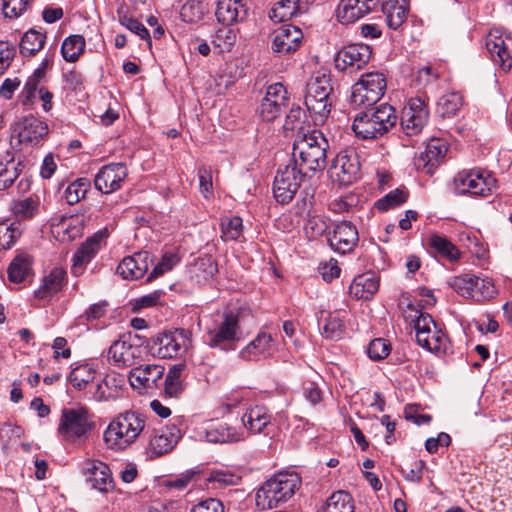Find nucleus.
I'll return each instance as SVG.
<instances>
[{
  "instance_id": "1",
  "label": "nucleus",
  "mask_w": 512,
  "mask_h": 512,
  "mask_svg": "<svg viewBox=\"0 0 512 512\" xmlns=\"http://www.w3.org/2000/svg\"><path fill=\"white\" fill-rule=\"evenodd\" d=\"M328 148L329 142L323 133L312 131L294 142L290 161L296 162L297 167L309 176V173L314 174L326 168Z\"/></svg>"
},
{
  "instance_id": "2",
  "label": "nucleus",
  "mask_w": 512,
  "mask_h": 512,
  "mask_svg": "<svg viewBox=\"0 0 512 512\" xmlns=\"http://www.w3.org/2000/svg\"><path fill=\"white\" fill-rule=\"evenodd\" d=\"M144 414L127 410L112 419L104 431V442L109 448L123 450L131 446L144 430Z\"/></svg>"
},
{
  "instance_id": "3",
  "label": "nucleus",
  "mask_w": 512,
  "mask_h": 512,
  "mask_svg": "<svg viewBox=\"0 0 512 512\" xmlns=\"http://www.w3.org/2000/svg\"><path fill=\"white\" fill-rule=\"evenodd\" d=\"M396 122V110L389 104H382L358 113L354 117L352 129L358 138L377 139L393 128Z\"/></svg>"
},
{
  "instance_id": "4",
  "label": "nucleus",
  "mask_w": 512,
  "mask_h": 512,
  "mask_svg": "<svg viewBox=\"0 0 512 512\" xmlns=\"http://www.w3.org/2000/svg\"><path fill=\"white\" fill-rule=\"evenodd\" d=\"M300 486V478L294 473H279L274 475L257 490L256 506L260 510L278 507L289 500Z\"/></svg>"
},
{
  "instance_id": "5",
  "label": "nucleus",
  "mask_w": 512,
  "mask_h": 512,
  "mask_svg": "<svg viewBox=\"0 0 512 512\" xmlns=\"http://www.w3.org/2000/svg\"><path fill=\"white\" fill-rule=\"evenodd\" d=\"M93 416L86 407L64 408L61 411L58 435L66 442H82L94 429Z\"/></svg>"
},
{
  "instance_id": "6",
  "label": "nucleus",
  "mask_w": 512,
  "mask_h": 512,
  "mask_svg": "<svg viewBox=\"0 0 512 512\" xmlns=\"http://www.w3.org/2000/svg\"><path fill=\"white\" fill-rule=\"evenodd\" d=\"M332 90L330 76L326 74L312 78L307 84L305 105L316 124L323 123L330 113Z\"/></svg>"
},
{
  "instance_id": "7",
  "label": "nucleus",
  "mask_w": 512,
  "mask_h": 512,
  "mask_svg": "<svg viewBox=\"0 0 512 512\" xmlns=\"http://www.w3.org/2000/svg\"><path fill=\"white\" fill-rule=\"evenodd\" d=\"M414 313L409 317L414 323L417 343L431 352H440L445 350L447 337L431 315L424 313L409 306Z\"/></svg>"
},
{
  "instance_id": "8",
  "label": "nucleus",
  "mask_w": 512,
  "mask_h": 512,
  "mask_svg": "<svg viewBox=\"0 0 512 512\" xmlns=\"http://www.w3.org/2000/svg\"><path fill=\"white\" fill-rule=\"evenodd\" d=\"M385 89L386 79L382 73H366L352 86L350 102L356 108H368L381 99Z\"/></svg>"
},
{
  "instance_id": "9",
  "label": "nucleus",
  "mask_w": 512,
  "mask_h": 512,
  "mask_svg": "<svg viewBox=\"0 0 512 512\" xmlns=\"http://www.w3.org/2000/svg\"><path fill=\"white\" fill-rule=\"evenodd\" d=\"M307 175L302 172L296 162L280 167L273 182V195L280 204H288L295 197L301 183Z\"/></svg>"
},
{
  "instance_id": "10",
  "label": "nucleus",
  "mask_w": 512,
  "mask_h": 512,
  "mask_svg": "<svg viewBox=\"0 0 512 512\" xmlns=\"http://www.w3.org/2000/svg\"><path fill=\"white\" fill-rule=\"evenodd\" d=\"M239 316L232 311L223 314V320L208 331L207 343L212 348L234 349V343L241 339Z\"/></svg>"
},
{
  "instance_id": "11",
  "label": "nucleus",
  "mask_w": 512,
  "mask_h": 512,
  "mask_svg": "<svg viewBox=\"0 0 512 512\" xmlns=\"http://www.w3.org/2000/svg\"><path fill=\"white\" fill-rule=\"evenodd\" d=\"M182 424V417H175L170 424L155 429L147 446L148 455L154 458L170 452L181 438Z\"/></svg>"
},
{
  "instance_id": "12",
  "label": "nucleus",
  "mask_w": 512,
  "mask_h": 512,
  "mask_svg": "<svg viewBox=\"0 0 512 512\" xmlns=\"http://www.w3.org/2000/svg\"><path fill=\"white\" fill-rule=\"evenodd\" d=\"M360 162L354 150L340 151L333 159L329 168L332 181L348 186L359 177Z\"/></svg>"
},
{
  "instance_id": "13",
  "label": "nucleus",
  "mask_w": 512,
  "mask_h": 512,
  "mask_svg": "<svg viewBox=\"0 0 512 512\" xmlns=\"http://www.w3.org/2000/svg\"><path fill=\"white\" fill-rule=\"evenodd\" d=\"M496 180L486 172L479 170L462 171L454 179L459 194L486 196L495 187Z\"/></svg>"
},
{
  "instance_id": "14",
  "label": "nucleus",
  "mask_w": 512,
  "mask_h": 512,
  "mask_svg": "<svg viewBox=\"0 0 512 512\" xmlns=\"http://www.w3.org/2000/svg\"><path fill=\"white\" fill-rule=\"evenodd\" d=\"M141 358V348L133 342L131 334L113 341L107 351V360L118 368L131 367Z\"/></svg>"
},
{
  "instance_id": "15",
  "label": "nucleus",
  "mask_w": 512,
  "mask_h": 512,
  "mask_svg": "<svg viewBox=\"0 0 512 512\" xmlns=\"http://www.w3.org/2000/svg\"><path fill=\"white\" fill-rule=\"evenodd\" d=\"M372 50L368 45L351 44L343 47L335 56V67L339 71L355 72L362 69L371 59Z\"/></svg>"
},
{
  "instance_id": "16",
  "label": "nucleus",
  "mask_w": 512,
  "mask_h": 512,
  "mask_svg": "<svg viewBox=\"0 0 512 512\" xmlns=\"http://www.w3.org/2000/svg\"><path fill=\"white\" fill-rule=\"evenodd\" d=\"M287 102V91L283 84L269 85L259 108L260 117L267 122L275 120L284 111Z\"/></svg>"
},
{
  "instance_id": "17",
  "label": "nucleus",
  "mask_w": 512,
  "mask_h": 512,
  "mask_svg": "<svg viewBox=\"0 0 512 512\" xmlns=\"http://www.w3.org/2000/svg\"><path fill=\"white\" fill-rule=\"evenodd\" d=\"M106 238L107 230H100L80 245L72 258L73 275L79 276L83 273L86 265L97 255Z\"/></svg>"
},
{
  "instance_id": "18",
  "label": "nucleus",
  "mask_w": 512,
  "mask_h": 512,
  "mask_svg": "<svg viewBox=\"0 0 512 512\" xmlns=\"http://www.w3.org/2000/svg\"><path fill=\"white\" fill-rule=\"evenodd\" d=\"M448 151L447 143L439 138L431 139L424 151L414 158L415 168L424 174L433 175L434 171Z\"/></svg>"
},
{
  "instance_id": "19",
  "label": "nucleus",
  "mask_w": 512,
  "mask_h": 512,
  "mask_svg": "<svg viewBox=\"0 0 512 512\" xmlns=\"http://www.w3.org/2000/svg\"><path fill=\"white\" fill-rule=\"evenodd\" d=\"M127 175V167L123 163H110L98 171L94 186L100 192L109 194L121 188Z\"/></svg>"
},
{
  "instance_id": "20",
  "label": "nucleus",
  "mask_w": 512,
  "mask_h": 512,
  "mask_svg": "<svg viewBox=\"0 0 512 512\" xmlns=\"http://www.w3.org/2000/svg\"><path fill=\"white\" fill-rule=\"evenodd\" d=\"M302 39L303 33L297 26L285 24L273 32L271 49L275 54H290L299 48Z\"/></svg>"
},
{
  "instance_id": "21",
  "label": "nucleus",
  "mask_w": 512,
  "mask_h": 512,
  "mask_svg": "<svg viewBox=\"0 0 512 512\" xmlns=\"http://www.w3.org/2000/svg\"><path fill=\"white\" fill-rule=\"evenodd\" d=\"M185 330L165 332L153 338L150 349L160 358H174L183 351Z\"/></svg>"
},
{
  "instance_id": "22",
  "label": "nucleus",
  "mask_w": 512,
  "mask_h": 512,
  "mask_svg": "<svg viewBox=\"0 0 512 512\" xmlns=\"http://www.w3.org/2000/svg\"><path fill=\"white\" fill-rule=\"evenodd\" d=\"M152 262L151 254L148 251H139L124 257L117 266L116 272L123 279L137 280L146 274Z\"/></svg>"
},
{
  "instance_id": "23",
  "label": "nucleus",
  "mask_w": 512,
  "mask_h": 512,
  "mask_svg": "<svg viewBox=\"0 0 512 512\" xmlns=\"http://www.w3.org/2000/svg\"><path fill=\"white\" fill-rule=\"evenodd\" d=\"M82 471L92 488L100 492H108L113 488L110 469L104 462L86 460L83 462Z\"/></svg>"
},
{
  "instance_id": "24",
  "label": "nucleus",
  "mask_w": 512,
  "mask_h": 512,
  "mask_svg": "<svg viewBox=\"0 0 512 512\" xmlns=\"http://www.w3.org/2000/svg\"><path fill=\"white\" fill-rule=\"evenodd\" d=\"M358 240V231L349 221H342L338 223L328 237L331 248L341 254L351 252L356 246Z\"/></svg>"
},
{
  "instance_id": "25",
  "label": "nucleus",
  "mask_w": 512,
  "mask_h": 512,
  "mask_svg": "<svg viewBox=\"0 0 512 512\" xmlns=\"http://www.w3.org/2000/svg\"><path fill=\"white\" fill-rule=\"evenodd\" d=\"M380 0H341L337 8V17L343 24L354 23L374 11Z\"/></svg>"
},
{
  "instance_id": "26",
  "label": "nucleus",
  "mask_w": 512,
  "mask_h": 512,
  "mask_svg": "<svg viewBox=\"0 0 512 512\" xmlns=\"http://www.w3.org/2000/svg\"><path fill=\"white\" fill-rule=\"evenodd\" d=\"M487 49L493 57V60L501 67L503 71H509L512 68V38L509 36H492L490 34L486 42Z\"/></svg>"
},
{
  "instance_id": "27",
  "label": "nucleus",
  "mask_w": 512,
  "mask_h": 512,
  "mask_svg": "<svg viewBox=\"0 0 512 512\" xmlns=\"http://www.w3.org/2000/svg\"><path fill=\"white\" fill-rule=\"evenodd\" d=\"M17 127L22 143L37 144L48 134V125L33 115L23 117Z\"/></svg>"
},
{
  "instance_id": "28",
  "label": "nucleus",
  "mask_w": 512,
  "mask_h": 512,
  "mask_svg": "<svg viewBox=\"0 0 512 512\" xmlns=\"http://www.w3.org/2000/svg\"><path fill=\"white\" fill-rule=\"evenodd\" d=\"M247 12L244 0H218L215 15L218 22L230 26L244 20Z\"/></svg>"
},
{
  "instance_id": "29",
  "label": "nucleus",
  "mask_w": 512,
  "mask_h": 512,
  "mask_svg": "<svg viewBox=\"0 0 512 512\" xmlns=\"http://www.w3.org/2000/svg\"><path fill=\"white\" fill-rule=\"evenodd\" d=\"M164 371V367L158 364L139 365L130 371L129 379L132 385L152 389L158 387Z\"/></svg>"
},
{
  "instance_id": "30",
  "label": "nucleus",
  "mask_w": 512,
  "mask_h": 512,
  "mask_svg": "<svg viewBox=\"0 0 512 512\" xmlns=\"http://www.w3.org/2000/svg\"><path fill=\"white\" fill-rule=\"evenodd\" d=\"M272 421V414L263 405L250 407L242 416L243 426L253 434L264 432Z\"/></svg>"
},
{
  "instance_id": "31",
  "label": "nucleus",
  "mask_w": 512,
  "mask_h": 512,
  "mask_svg": "<svg viewBox=\"0 0 512 512\" xmlns=\"http://www.w3.org/2000/svg\"><path fill=\"white\" fill-rule=\"evenodd\" d=\"M123 386L124 378L122 375L116 373L107 374L104 379L96 385L93 399L98 402L114 400L119 397Z\"/></svg>"
},
{
  "instance_id": "32",
  "label": "nucleus",
  "mask_w": 512,
  "mask_h": 512,
  "mask_svg": "<svg viewBox=\"0 0 512 512\" xmlns=\"http://www.w3.org/2000/svg\"><path fill=\"white\" fill-rule=\"evenodd\" d=\"M206 439L211 443H231L242 439L241 432L226 422L210 423L205 431Z\"/></svg>"
},
{
  "instance_id": "33",
  "label": "nucleus",
  "mask_w": 512,
  "mask_h": 512,
  "mask_svg": "<svg viewBox=\"0 0 512 512\" xmlns=\"http://www.w3.org/2000/svg\"><path fill=\"white\" fill-rule=\"evenodd\" d=\"M408 6V0L381 1V10L386 17L389 28L397 30L404 24L407 18Z\"/></svg>"
},
{
  "instance_id": "34",
  "label": "nucleus",
  "mask_w": 512,
  "mask_h": 512,
  "mask_svg": "<svg viewBox=\"0 0 512 512\" xmlns=\"http://www.w3.org/2000/svg\"><path fill=\"white\" fill-rule=\"evenodd\" d=\"M308 9V0H280L270 10L269 17L275 22H283Z\"/></svg>"
},
{
  "instance_id": "35",
  "label": "nucleus",
  "mask_w": 512,
  "mask_h": 512,
  "mask_svg": "<svg viewBox=\"0 0 512 512\" xmlns=\"http://www.w3.org/2000/svg\"><path fill=\"white\" fill-rule=\"evenodd\" d=\"M23 170V163L16 161L13 155L6 152L0 155V191L10 188L17 180Z\"/></svg>"
},
{
  "instance_id": "36",
  "label": "nucleus",
  "mask_w": 512,
  "mask_h": 512,
  "mask_svg": "<svg viewBox=\"0 0 512 512\" xmlns=\"http://www.w3.org/2000/svg\"><path fill=\"white\" fill-rule=\"evenodd\" d=\"M428 246L431 251L450 262H456L460 258L459 249L446 237L433 234L428 238Z\"/></svg>"
},
{
  "instance_id": "37",
  "label": "nucleus",
  "mask_w": 512,
  "mask_h": 512,
  "mask_svg": "<svg viewBox=\"0 0 512 512\" xmlns=\"http://www.w3.org/2000/svg\"><path fill=\"white\" fill-rule=\"evenodd\" d=\"M66 278V272L62 268H54L51 270L49 275L43 279L42 286L35 291V296L39 299H44L48 296L59 292Z\"/></svg>"
},
{
  "instance_id": "38",
  "label": "nucleus",
  "mask_w": 512,
  "mask_h": 512,
  "mask_svg": "<svg viewBox=\"0 0 512 512\" xmlns=\"http://www.w3.org/2000/svg\"><path fill=\"white\" fill-rule=\"evenodd\" d=\"M217 263L210 256L198 258L190 268V277L198 284H202L213 278L217 273Z\"/></svg>"
},
{
  "instance_id": "39",
  "label": "nucleus",
  "mask_w": 512,
  "mask_h": 512,
  "mask_svg": "<svg viewBox=\"0 0 512 512\" xmlns=\"http://www.w3.org/2000/svg\"><path fill=\"white\" fill-rule=\"evenodd\" d=\"M46 42V34L35 29H30L21 38L19 50L22 56H34Z\"/></svg>"
},
{
  "instance_id": "40",
  "label": "nucleus",
  "mask_w": 512,
  "mask_h": 512,
  "mask_svg": "<svg viewBox=\"0 0 512 512\" xmlns=\"http://www.w3.org/2000/svg\"><path fill=\"white\" fill-rule=\"evenodd\" d=\"M46 73L41 70H34L33 74L27 79L20 98L23 105L31 104L40 90L45 89Z\"/></svg>"
},
{
  "instance_id": "41",
  "label": "nucleus",
  "mask_w": 512,
  "mask_h": 512,
  "mask_svg": "<svg viewBox=\"0 0 512 512\" xmlns=\"http://www.w3.org/2000/svg\"><path fill=\"white\" fill-rule=\"evenodd\" d=\"M323 512H354L352 496L346 491H336L326 500Z\"/></svg>"
},
{
  "instance_id": "42",
  "label": "nucleus",
  "mask_w": 512,
  "mask_h": 512,
  "mask_svg": "<svg viewBox=\"0 0 512 512\" xmlns=\"http://www.w3.org/2000/svg\"><path fill=\"white\" fill-rule=\"evenodd\" d=\"M86 46L82 35H70L64 39L61 45V54L67 62H76L84 52Z\"/></svg>"
},
{
  "instance_id": "43",
  "label": "nucleus",
  "mask_w": 512,
  "mask_h": 512,
  "mask_svg": "<svg viewBox=\"0 0 512 512\" xmlns=\"http://www.w3.org/2000/svg\"><path fill=\"white\" fill-rule=\"evenodd\" d=\"M272 336L264 331L258 333L241 352L240 357L245 360H252L253 357L264 354L270 350Z\"/></svg>"
},
{
  "instance_id": "44",
  "label": "nucleus",
  "mask_w": 512,
  "mask_h": 512,
  "mask_svg": "<svg viewBox=\"0 0 512 512\" xmlns=\"http://www.w3.org/2000/svg\"><path fill=\"white\" fill-rule=\"evenodd\" d=\"M428 120V110H420L413 114L411 109H403L401 125L407 135H414L421 131Z\"/></svg>"
},
{
  "instance_id": "45",
  "label": "nucleus",
  "mask_w": 512,
  "mask_h": 512,
  "mask_svg": "<svg viewBox=\"0 0 512 512\" xmlns=\"http://www.w3.org/2000/svg\"><path fill=\"white\" fill-rule=\"evenodd\" d=\"M31 271V259L28 255L20 254L10 263L7 273L13 283H21Z\"/></svg>"
},
{
  "instance_id": "46",
  "label": "nucleus",
  "mask_w": 512,
  "mask_h": 512,
  "mask_svg": "<svg viewBox=\"0 0 512 512\" xmlns=\"http://www.w3.org/2000/svg\"><path fill=\"white\" fill-rule=\"evenodd\" d=\"M183 370V364H176L169 369L164 381V392L166 396L177 398L182 393L183 384L181 374Z\"/></svg>"
},
{
  "instance_id": "47",
  "label": "nucleus",
  "mask_w": 512,
  "mask_h": 512,
  "mask_svg": "<svg viewBox=\"0 0 512 512\" xmlns=\"http://www.w3.org/2000/svg\"><path fill=\"white\" fill-rule=\"evenodd\" d=\"M95 370L89 364L75 367L69 374V381L77 390H83L94 380Z\"/></svg>"
},
{
  "instance_id": "48",
  "label": "nucleus",
  "mask_w": 512,
  "mask_h": 512,
  "mask_svg": "<svg viewBox=\"0 0 512 512\" xmlns=\"http://www.w3.org/2000/svg\"><path fill=\"white\" fill-rule=\"evenodd\" d=\"M206 13L204 0H188L180 9V17L186 23H197Z\"/></svg>"
},
{
  "instance_id": "49",
  "label": "nucleus",
  "mask_w": 512,
  "mask_h": 512,
  "mask_svg": "<svg viewBox=\"0 0 512 512\" xmlns=\"http://www.w3.org/2000/svg\"><path fill=\"white\" fill-rule=\"evenodd\" d=\"M462 106V96L452 92L443 95L437 103V112L441 117L454 116Z\"/></svg>"
},
{
  "instance_id": "50",
  "label": "nucleus",
  "mask_w": 512,
  "mask_h": 512,
  "mask_svg": "<svg viewBox=\"0 0 512 512\" xmlns=\"http://www.w3.org/2000/svg\"><path fill=\"white\" fill-rule=\"evenodd\" d=\"M495 294V286L491 279L480 278L473 275V291L471 293V299L480 302L493 298Z\"/></svg>"
},
{
  "instance_id": "51",
  "label": "nucleus",
  "mask_w": 512,
  "mask_h": 512,
  "mask_svg": "<svg viewBox=\"0 0 512 512\" xmlns=\"http://www.w3.org/2000/svg\"><path fill=\"white\" fill-rule=\"evenodd\" d=\"M408 199V191L405 188H397L379 199L375 206L379 211L385 212L405 203Z\"/></svg>"
},
{
  "instance_id": "52",
  "label": "nucleus",
  "mask_w": 512,
  "mask_h": 512,
  "mask_svg": "<svg viewBox=\"0 0 512 512\" xmlns=\"http://www.w3.org/2000/svg\"><path fill=\"white\" fill-rule=\"evenodd\" d=\"M237 33L234 29L224 27L216 31L212 37V44L218 48L220 52H229L235 45Z\"/></svg>"
},
{
  "instance_id": "53",
  "label": "nucleus",
  "mask_w": 512,
  "mask_h": 512,
  "mask_svg": "<svg viewBox=\"0 0 512 512\" xmlns=\"http://www.w3.org/2000/svg\"><path fill=\"white\" fill-rule=\"evenodd\" d=\"M21 235L20 224L4 221L0 223V249L11 248Z\"/></svg>"
},
{
  "instance_id": "54",
  "label": "nucleus",
  "mask_w": 512,
  "mask_h": 512,
  "mask_svg": "<svg viewBox=\"0 0 512 512\" xmlns=\"http://www.w3.org/2000/svg\"><path fill=\"white\" fill-rule=\"evenodd\" d=\"M90 188L87 178H80L68 185L64 192V198L69 205L78 203L83 199Z\"/></svg>"
},
{
  "instance_id": "55",
  "label": "nucleus",
  "mask_w": 512,
  "mask_h": 512,
  "mask_svg": "<svg viewBox=\"0 0 512 512\" xmlns=\"http://www.w3.org/2000/svg\"><path fill=\"white\" fill-rule=\"evenodd\" d=\"M344 332V324L338 314L328 313L322 326V335L327 339L341 338Z\"/></svg>"
},
{
  "instance_id": "56",
  "label": "nucleus",
  "mask_w": 512,
  "mask_h": 512,
  "mask_svg": "<svg viewBox=\"0 0 512 512\" xmlns=\"http://www.w3.org/2000/svg\"><path fill=\"white\" fill-rule=\"evenodd\" d=\"M11 211L19 219H29L36 213L37 203L31 197L17 200L13 202Z\"/></svg>"
},
{
  "instance_id": "57",
  "label": "nucleus",
  "mask_w": 512,
  "mask_h": 512,
  "mask_svg": "<svg viewBox=\"0 0 512 512\" xmlns=\"http://www.w3.org/2000/svg\"><path fill=\"white\" fill-rule=\"evenodd\" d=\"M450 287L465 298H470L473 291V274H463L449 280Z\"/></svg>"
},
{
  "instance_id": "58",
  "label": "nucleus",
  "mask_w": 512,
  "mask_h": 512,
  "mask_svg": "<svg viewBox=\"0 0 512 512\" xmlns=\"http://www.w3.org/2000/svg\"><path fill=\"white\" fill-rule=\"evenodd\" d=\"M178 262V258L175 254L166 253L162 256L161 260L155 265L152 271L149 273L146 281L151 282L165 272L170 271Z\"/></svg>"
},
{
  "instance_id": "59",
  "label": "nucleus",
  "mask_w": 512,
  "mask_h": 512,
  "mask_svg": "<svg viewBox=\"0 0 512 512\" xmlns=\"http://www.w3.org/2000/svg\"><path fill=\"white\" fill-rule=\"evenodd\" d=\"M199 178V190L204 198L209 199L213 195L212 170L208 166H200L197 170Z\"/></svg>"
},
{
  "instance_id": "60",
  "label": "nucleus",
  "mask_w": 512,
  "mask_h": 512,
  "mask_svg": "<svg viewBox=\"0 0 512 512\" xmlns=\"http://www.w3.org/2000/svg\"><path fill=\"white\" fill-rule=\"evenodd\" d=\"M362 286L361 292H365L368 299L378 291L379 280L372 273L360 275L354 279V287Z\"/></svg>"
},
{
  "instance_id": "61",
  "label": "nucleus",
  "mask_w": 512,
  "mask_h": 512,
  "mask_svg": "<svg viewBox=\"0 0 512 512\" xmlns=\"http://www.w3.org/2000/svg\"><path fill=\"white\" fill-rule=\"evenodd\" d=\"M221 227L225 240H237L242 234V219L238 216L232 217L223 221Z\"/></svg>"
},
{
  "instance_id": "62",
  "label": "nucleus",
  "mask_w": 512,
  "mask_h": 512,
  "mask_svg": "<svg viewBox=\"0 0 512 512\" xmlns=\"http://www.w3.org/2000/svg\"><path fill=\"white\" fill-rule=\"evenodd\" d=\"M32 3V0H3V13L5 17H20Z\"/></svg>"
},
{
  "instance_id": "63",
  "label": "nucleus",
  "mask_w": 512,
  "mask_h": 512,
  "mask_svg": "<svg viewBox=\"0 0 512 512\" xmlns=\"http://www.w3.org/2000/svg\"><path fill=\"white\" fill-rule=\"evenodd\" d=\"M389 353L390 345L382 338L372 340L367 348L369 358L375 361L384 359Z\"/></svg>"
},
{
  "instance_id": "64",
  "label": "nucleus",
  "mask_w": 512,
  "mask_h": 512,
  "mask_svg": "<svg viewBox=\"0 0 512 512\" xmlns=\"http://www.w3.org/2000/svg\"><path fill=\"white\" fill-rule=\"evenodd\" d=\"M306 117L305 111L299 107H292L286 116L283 128L285 130L294 131L296 129H302V123Z\"/></svg>"
}]
</instances>
